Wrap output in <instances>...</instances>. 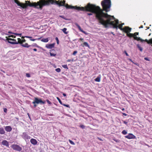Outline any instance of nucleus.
Segmentation results:
<instances>
[{
    "instance_id": "680f3d73",
    "label": "nucleus",
    "mask_w": 152,
    "mask_h": 152,
    "mask_svg": "<svg viewBox=\"0 0 152 152\" xmlns=\"http://www.w3.org/2000/svg\"><path fill=\"white\" fill-rule=\"evenodd\" d=\"M124 23H123L121 24V25L122 26H123V25H124Z\"/></svg>"
},
{
    "instance_id": "a878e982",
    "label": "nucleus",
    "mask_w": 152,
    "mask_h": 152,
    "mask_svg": "<svg viewBox=\"0 0 152 152\" xmlns=\"http://www.w3.org/2000/svg\"><path fill=\"white\" fill-rule=\"evenodd\" d=\"M100 77H97L95 79V80L96 82H99L100 81Z\"/></svg>"
},
{
    "instance_id": "0e129e2a",
    "label": "nucleus",
    "mask_w": 152,
    "mask_h": 152,
    "mask_svg": "<svg viewBox=\"0 0 152 152\" xmlns=\"http://www.w3.org/2000/svg\"><path fill=\"white\" fill-rule=\"evenodd\" d=\"M24 37H23H23H22V38L24 39Z\"/></svg>"
},
{
    "instance_id": "69168bd1",
    "label": "nucleus",
    "mask_w": 152,
    "mask_h": 152,
    "mask_svg": "<svg viewBox=\"0 0 152 152\" xmlns=\"http://www.w3.org/2000/svg\"><path fill=\"white\" fill-rule=\"evenodd\" d=\"M41 38V37H40V38H38V40H39V39H40Z\"/></svg>"
},
{
    "instance_id": "20e7f679",
    "label": "nucleus",
    "mask_w": 152,
    "mask_h": 152,
    "mask_svg": "<svg viewBox=\"0 0 152 152\" xmlns=\"http://www.w3.org/2000/svg\"><path fill=\"white\" fill-rule=\"evenodd\" d=\"M111 6V0H105V12H107L110 11Z\"/></svg>"
},
{
    "instance_id": "c85d7f7f",
    "label": "nucleus",
    "mask_w": 152,
    "mask_h": 152,
    "mask_svg": "<svg viewBox=\"0 0 152 152\" xmlns=\"http://www.w3.org/2000/svg\"><path fill=\"white\" fill-rule=\"evenodd\" d=\"M69 142L72 145H75V143L73 141H72V140H69Z\"/></svg>"
},
{
    "instance_id": "5701e85b",
    "label": "nucleus",
    "mask_w": 152,
    "mask_h": 152,
    "mask_svg": "<svg viewBox=\"0 0 152 152\" xmlns=\"http://www.w3.org/2000/svg\"><path fill=\"white\" fill-rule=\"evenodd\" d=\"M127 36L129 37H134V35L133 34L130 33H127L126 34Z\"/></svg>"
},
{
    "instance_id": "ddd939ff",
    "label": "nucleus",
    "mask_w": 152,
    "mask_h": 152,
    "mask_svg": "<svg viewBox=\"0 0 152 152\" xmlns=\"http://www.w3.org/2000/svg\"><path fill=\"white\" fill-rule=\"evenodd\" d=\"M22 137L24 139H28L30 138V137L28 136L26 133H23Z\"/></svg>"
},
{
    "instance_id": "49530a36",
    "label": "nucleus",
    "mask_w": 152,
    "mask_h": 152,
    "mask_svg": "<svg viewBox=\"0 0 152 152\" xmlns=\"http://www.w3.org/2000/svg\"><path fill=\"white\" fill-rule=\"evenodd\" d=\"M9 37H13V38H15V36L14 35H11L10 36H9Z\"/></svg>"
},
{
    "instance_id": "7c9ffc66",
    "label": "nucleus",
    "mask_w": 152,
    "mask_h": 152,
    "mask_svg": "<svg viewBox=\"0 0 152 152\" xmlns=\"http://www.w3.org/2000/svg\"><path fill=\"white\" fill-rule=\"evenodd\" d=\"M113 140L116 142H119L120 140H117L115 138H114Z\"/></svg>"
},
{
    "instance_id": "393cba45",
    "label": "nucleus",
    "mask_w": 152,
    "mask_h": 152,
    "mask_svg": "<svg viewBox=\"0 0 152 152\" xmlns=\"http://www.w3.org/2000/svg\"><path fill=\"white\" fill-rule=\"evenodd\" d=\"M137 47L138 48L139 50H140V51L142 52V51L143 49L142 47H141L140 45L138 44L137 45Z\"/></svg>"
},
{
    "instance_id": "2f4dec72",
    "label": "nucleus",
    "mask_w": 152,
    "mask_h": 152,
    "mask_svg": "<svg viewBox=\"0 0 152 152\" xmlns=\"http://www.w3.org/2000/svg\"><path fill=\"white\" fill-rule=\"evenodd\" d=\"M62 66L64 69H68V68L66 65H62Z\"/></svg>"
},
{
    "instance_id": "a19ab883",
    "label": "nucleus",
    "mask_w": 152,
    "mask_h": 152,
    "mask_svg": "<svg viewBox=\"0 0 152 152\" xmlns=\"http://www.w3.org/2000/svg\"><path fill=\"white\" fill-rule=\"evenodd\" d=\"M26 41V40L25 39H23L22 40V44H23V42H25Z\"/></svg>"
},
{
    "instance_id": "0eeeda50",
    "label": "nucleus",
    "mask_w": 152,
    "mask_h": 152,
    "mask_svg": "<svg viewBox=\"0 0 152 152\" xmlns=\"http://www.w3.org/2000/svg\"><path fill=\"white\" fill-rule=\"evenodd\" d=\"M134 35V39L137 40V41H140V42H142V41H144L142 39H141L140 37H137L136 36L137 35L139 34L138 32H135L134 34H133Z\"/></svg>"
},
{
    "instance_id": "4d7b16f0",
    "label": "nucleus",
    "mask_w": 152,
    "mask_h": 152,
    "mask_svg": "<svg viewBox=\"0 0 152 152\" xmlns=\"http://www.w3.org/2000/svg\"><path fill=\"white\" fill-rule=\"evenodd\" d=\"M36 104H37L36 103H35L34 104H34V106L35 107H36L37 106Z\"/></svg>"
},
{
    "instance_id": "4be33fe9",
    "label": "nucleus",
    "mask_w": 152,
    "mask_h": 152,
    "mask_svg": "<svg viewBox=\"0 0 152 152\" xmlns=\"http://www.w3.org/2000/svg\"><path fill=\"white\" fill-rule=\"evenodd\" d=\"M41 41L44 42H48L49 40L48 38H43L41 40Z\"/></svg>"
},
{
    "instance_id": "774afa93",
    "label": "nucleus",
    "mask_w": 152,
    "mask_h": 152,
    "mask_svg": "<svg viewBox=\"0 0 152 152\" xmlns=\"http://www.w3.org/2000/svg\"><path fill=\"white\" fill-rule=\"evenodd\" d=\"M149 27H147V29H149Z\"/></svg>"
},
{
    "instance_id": "dca6fc26",
    "label": "nucleus",
    "mask_w": 152,
    "mask_h": 152,
    "mask_svg": "<svg viewBox=\"0 0 152 152\" xmlns=\"http://www.w3.org/2000/svg\"><path fill=\"white\" fill-rule=\"evenodd\" d=\"M5 129L7 132H10L12 130V128L10 126H7L5 127Z\"/></svg>"
},
{
    "instance_id": "bf43d9fd",
    "label": "nucleus",
    "mask_w": 152,
    "mask_h": 152,
    "mask_svg": "<svg viewBox=\"0 0 152 152\" xmlns=\"http://www.w3.org/2000/svg\"><path fill=\"white\" fill-rule=\"evenodd\" d=\"M70 61H71L70 59H68V60H67V62H70Z\"/></svg>"
},
{
    "instance_id": "c756f323",
    "label": "nucleus",
    "mask_w": 152,
    "mask_h": 152,
    "mask_svg": "<svg viewBox=\"0 0 152 152\" xmlns=\"http://www.w3.org/2000/svg\"><path fill=\"white\" fill-rule=\"evenodd\" d=\"M56 71L58 72H61V69L59 68H58L56 69Z\"/></svg>"
},
{
    "instance_id": "8fccbe9b",
    "label": "nucleus",
    "mask_w": 152,
    "mask_h": 152,
    "mask_svg": "<svg viewBox=\"0 0 152 152\" xmlns=\"http://www.w3.org/2000/svg\"><path fill=\"white\" fill-rule=\"evenodd\" d=\"M129 60L130 61L132 62L133 63H134V62H133V61L132 60L130 59V58H129Z\"/></svg>"
},
{
    "instance_id": "6ab92c4d",
    "label": "nucleus",
    "mask_w": 152,
    "mask_h": 152,
    "mask_svg": "<svg viewBox=\"0 0 152 152\" xmlns=\"http://www.w3.org/2000/svg\"><path fill=\"white\" fill-rule=\"evenodd\" d=\"M5 132L2 127H0V134H4Z\"/></svg>"
},
{
    "instance_id": "09e8293b",
    "label": "nucleus",
    "mask_w": 152,
    "mask_h": 152,
    "mask_svg": "<svg viewBox=\"0 0 152 152\" xmlns=\"http://www.w3.org/2000/svg\"><path fill=\"white\" fill-rule=\"evenodd\" d=\"M123 122L124 124H127V122L125 121H123Z\"/></svg>"
},
{
    "instance_id": "c03bdc74",
    "label": "nucleus",
    "mask_w": 152,
    "mask_h": 152,
    "mask_svg": "<svg viewBox=\"0 0 152 152\" xmlns=\"http://www.w3.org/2000/svg\"><path fill=\"white\" fill-rule=\"evenodd\" d=\"M25 37L28 38H32V37H31L28 36H25Z\"/></svg>"
},
{
    "instance_id": "5fc2aeb1",
    "label": "nucleus",
    "mask_w": 152,
    "mask_h": 152,
    "mask_svg": "<svg viewBox=\"0 0 152 152\" xmlns=\"http://www.w3.org/2000/svg\"><path fill=\"white\" fill-rule=\"evenodd\" d=\"M8 33H9V34H14V33H12V32H11L10 31H8Z\"/></svg>"
},
{
    "instance_id": "f704fd0d",
    "label": "nucleus",
    "mask_w": 152,
    "mask_h": 152,
    "mask_svg": "<svg viewBox=\"0 0 152 152\" xmlns=\"http://www.w3.org/2000/svg\"><path fill=\"white\" fill-rule=\"evenodd\" d=\"M26 76L28 77H31L29 73H26Z\"/></svg>"
},
{
    "instance_id": "13d9d810",
    "label": "nucleus",
    "mask_w": 152,
    "mask_h": 152,
    "mask_svg": "<svg viewBox=\"0 0 152 152\" xmlns=\"http://www.w3.org/2000/svg\"><path fill=\"white\" fill-rule=\"evenodd\" d=\"M63 96H66V94L65 93H63Z\"/></svg>"
},
{
    "instance_id": "864d4df0",
    "label": "nucleus",
    "mask_w": 152,
    "mask_h": 152,
    "mask_svg": "<svg viewBox=\"0 0 152 152\" xmlns=\"http://www.w3.org/2000/svg\"><path fill=\"white\" fill-rule=\"evenodd\" d=\"M143 28V26L142 25H141L139 27V28Z\"/></svg>"
},
{
    "instance_id": "de8ad7c7",
    "label": "nucleus",
    "mask_w": 152,
    "mask_h": 152,
    "mask_svg": "<svg viewBox=\"0 0 152 152\" xmlns=\"http://www.w3.org/2000/svg\"><path fill=\"white\" fill-rule=\"evenodd\" d=\"M84 40L83 39V38H80L79 39V41L80 40L81 41H83Z\"/></svg>"
},
{
    "instance_id": "c9c22d12",
    "label": "nucleus",
    "mask_w": 152,
    "mask_h": 152,
    "mask_svg": "<svg viewBox=\"0 0 152 152\" xmlns=\"http://www.w3.org/2000/svg\"><path fill=\"white\" fill-rule=\"evenodd\" d=\"M77 52V51H74L73 53V55L74 56H75Z\"/></svg>"
},
{
    "instance_id": "bb28decb",
    "label": "nucleus",
    "mask_w": 152,
    "mask_h": 152,
    "mask_svg": "<svg viewBox=\"0 0 152 152\" xmlns=\"http://www.w3.org/2000/svg\"><path fill=\"white\" fill-rule=\"evenodd\" d=\"M122 133L124 135H125L127 134V132L126 130H124L122 131Z\"/></svg>"
},
{
    "instance_id": "4c0bfd02",
    "label": "nucleus",
    "mask_w": 152,
    "mask_h": 152,
    "mask_svg": "<svg viewBox=\"0 0 152 152\" xmlns=\"http://www.w3.org/2000/svg\"><path fill=\"white\" fill-rule=\"evenodd\" d=\"M62 105H64V106L66 107H69V105L68 104H62Z\"/></svg>"
},
{
    "instance_id": "e2e57ef3",
    "label": "nucleus",
    "mask_w": 152,
    "mask_h": 152,
    "mask_svg": "<svg viewBox=\"0 0 152 152\" xmlns=\"http://www.w3.org/2000/svg\"><path fill=\"white\" fill-rule=\"evenodd\" d=\"M145 59L146 60H148V58H145Z\"/></svg>"
},
{
    "instance_id": "1a4fd4ad",
    "label": "nucleus",
    "mask_w": 152,
    "mask_h": 152,
    "mask_svg": "<svg viewBox=\"0 0 152 152\" xmlns=\"http://www.w3.org/2000/svg\"><path fill=\"white\" fill-rule=\"evenodd\" d=\"M132 28L128 26H125L124 28L123 31L127 34V33H129L131 30Z\"/></svg>"
},
{
    "instance_id": "72a5a7b5",
    "label": "nucleus",
    "mask_w": 152,
    "mask_h": 152,
    "mask_svg": "<svg viewBox=\"0 0 152 152\" xmlns=\"http://www.w3.org/2000/svg\"><path fill=\"white\" fill-rule=\"evenodd\" d=\"M46 101H47V102L50 104H51L52 103L48 99H47Z\"/></svg>"
},
{
    "instance_id": "58836bf2",
    "label": "nucleus",
    "mask_w": 152,
    "mask_h": 152,
    "mask_svg": "<svg viewBox=\"0 0 152 152\" xmlns=\"http://www.w3.org/2000/svg\"><path fill=\"white\" fill-rule=\"evenodd\" d=\"M14 34L16 35H19L20 37H21V34L14 33Z\"/></svg>"
},
{
    "instance_id": "473e14b6",
    "label": "nucleus",
    "mask_w": 152,
    "mask_h": 152,
    "mask_svg": "<svg viewBox=\"0 0 152 152\" xmlns=\"http://www.w3.org/2000/svg\"><path fill=\"white\" fill-rule=\"evenodd\" d=\"M3 110L4 112L6 113H7V109L6 108H3Z\"/></svg>"
},
{
    "instance_id": "a18cd8bd",
    "label": "nucleus",
    "mask_w": 152,
    "mask_h": 152,
    "mask_svg": "<svg viewBox=\"0 0 152 152\" xmlns=\"http://www.w3.org/2000/svg\"><path fill=\"white\" fill-rule=\"evenodd\" d=\"M144 41H142L143 42V41H145V42H147V43H148V42H149V40H148L147 39H145V40H143Z\"/></svg>"
},
{
    "instance_id": "052dcab7",
    "label": "nucleus",
    "mask_w": 152,
    "mask_h": 152,
    "mask_svg": "<svg viewBox=\"0 0 152 152\" xmlns=\"http://www.w3.org/2000/svg\"><path fill=\"white\" fill-rule=\"evenodd\" d=\"M60 16L61 17V18H64V16Z\"/></svg>"
},
{
    "instance_id": "412c9836",
    "label": "nucleus",
    "mask_w": 152,
    "mask_h": 152,
    "mask_svg": "<svg viewBox=\"0 0 152 152\" xmlns=\"http://www.w3.org/2000/svg\"><path fill=\"white\" fill-rule=\"evenodd\" d=\"M6 40L8 41V42L10 43L9 42H13L14 41H13L12 39H12L11 38H8L7 37H6Z\"/></svg>"
},
{
    "instance_id": "423d86ee",
    "label": "nucleus",
    "mask_w": 152,
    "mask_h": 152,
    "mask_svg": "<svg viewBox=\"0 0 152 152\" xmlns=\"http://www.w3.org/2000/svg\"><path fill=\"white\" fill-rule=\"evenodd\" d=\"M11 147L14 150L18 151H20L22 150V148L17 144H13Z\"/></svg>"
},
{
    "instance_id": "4468645a",
    "label": "nucleus",
    "mask_w": 152,
    "mask_h": 152,
    "mask_svg": "<svg viewBox=\"0 0 152 152\" xmlns=\"http://www.w3.org/2000/svg\"><path fill=\"white\" fill-rule=\"evenodd\" d=\"M50 54L51 56H55L56 55L55 51L54 50H50Z\"/></svg>"
},
{
    "instance_id": "9b49d317",
    "label": "nucleus",
    "mask_w": 152,
    "mask_h": 152,
    "mask_svg": "<svg viewBox=\"0 0 152 152\" xmlns=\"http://www.w3.org/2000/svg\"><path fill=\"white\" fill-rule=\"evenodd\" d=\"M75 25L79 29V30L81 31V32H83V33H84L85 34L87 35L88 34V33H86V31H84L83 30H82L80 26L77 23H75Z\"/></svg>"
},
{
    "instance_id": "79ce46f5",
    "label": "nucleus",
    "mask_w": 152,
    "mask_h": 152,
    "mask_svg": "<svg viewBox=\"0 0 152 152\" xmlns=\"http://www.w3.org/2000/svg\"><path fill=\"white\" fill-rule=\"evenodd\" d=\"M80 127L83 129H84L85 127V126L83 125H80Z\"/></svg>"
},
{
    "instance_id": "2eb2a0df",
    "label": "nucleus",
    "mask_w": 152,
    "mask_h": 152,
    "mask_svg": "<svg viewBox=\"0 0 152 152\" xmlns=\"http://www.w3.org/2000/svg\"><path fill=\"white\" fill-rule=\"evenodd\" d=\"M1 144L4 145L9 147V145L8 141L6 140H4L1 142Z\"/></svg>"
},
{
    "instance_id": "cd10ccee",
    "label": "nucleus",
    "mask_w": 152,
    "mask_h": 152,
    "mask_svg": "<svg viewBox=\"0 0 152 152\" xmlns=\"http://www.w3.org/2000/svg\"><path fill=\"white\" fill-rule=\"evenodd\" d=\"M57 99L58 100V101L61 104H62V102L61 101V100H60V98L58 97H57Z\"/></svg>"
},
{
    "instance_id": "f8f14e48",
    "label": "nucleus",
    "mask_w": 152,
    "mask_h": 152,
    "mask_svg": "<svg viewBox=\"0 0 152 152\" xmlns=\"http://www.w3.org/2000/svg\"><path fill=\"white\" fill-rule=\"evenodd\" d=\"M54 45L55 44L54 43L51 44H47L46 45L45 47L47 48L51 49L54 47Z\"/></svg>"
},
{
    "instance_id": "a211bd4d",
    "label": "nucleus",
    "mask_w": 152,
    "mask_h": 152,
    "mask_svg": "<svg viewBox=\"0 0 152 152\" xmlns=\"http://www.w3.org/2000/svg\"><path fill=\"white\" fill-rule=\"evenodd\" d=\"M81 46L83 47H84V46L88 47L89 48V46L88 45V43L87 42H85L83 44H81Z\"/></svg>"
},
{
    "instance_id": "338daca9",
    "label": "nucleus",
    "mask_w": 152,
    "mask_h": 152,
    "mask_svg": "<svg viewBox=\"0 0 152 152\" xmlns=\"http://www.w3.org/2000/svg\"><path fill=\"white\" fill-rule=\"evenodd\" d=\"M122 110H123H123H124V109L123 108V109H122Z\"/></svg>"
},
{
    "instance_id": "6e6552de",
    "label": "nucleus",
    "mask_w": 152,
    "mask_h": 152,
    "mask_svg": "<svg viewBox=\"0 0 152 152\" xmlns=\"http://www.w3.org/2000/svg\"><path fill=\"white\" fill-rule=\"evenodd\" d=\"M13 41H14L13 42H9L10 43L12 44H20L21 45L22 44V40L18 38V42H17L15 39H12Z\"/></svg>"
},
{
    "instance_id": "b1692460",
    "label": "nucleus",
    "mask_w": 152,
    "mask_h": 152,
    "mask_svg": "<svg viewBox=\"0 0 152 152\" xmlns=\"http://www.w3.org/2000/svg\"><path fill=\"white\" fill-rule=\"evenodd\" d=\"M66 28H65L62 29V31L65 34H67L68 33V32L66 31Z\"/></svg>"
},
{
    "instance_id": "e433bc0d",
    "label": "nucleus",
    "mask_w": 152,
    "mask_h": 152,
    "mask_svg": "<svg viewBox=\"0 0 152 152\" xmlns=\"http://www.w3.org/2000/svg\"><path fill=\"white\" fill-rule=\"evenodd\" d=\"M55 39H56V41L57 44H59V40H58V38L57 37H56V38Z\"/></svg>"
},
{
    "instance_id": "aec40b11",
    "label": "nucleus",
    "mask_w": 152,
    "mask_h": 152,
    "mask_svg": "<svg viewBox=\"0 0 152 152\" xmlns=\"http://www.w3.org/2000/svg\"><path fill=\"white\" fill-rule=\"evenodd\" d=\"M23 47L25 48H29L30 46V45H29L27 43H26L25 44H22L21 45Z\"/></svg>"
},
{
    "instance_id": "3c124183",
    "label": "nucleus",
    "mask_w": 152,
    "mask_h": 152,
    "mask_svg": "<svg viewBox=\"0 0 152 152\" xmlns=\"http://www.w3.org/2000/svg\"><path fill=\"white\" fill-rule=\"evenodd\" d=\"M88 15H92V13H88Z\"/></svg>"
},
{
    "instance_id": "603ef678",
    "label": "nucleus",
    "mask_w": 152,
    "mask_h": 152,
    "mask_svg": "<svg viewBox=\"0 0 152 152\" xmlns=\"http://www.w3.org/2000/svg\"><path fill=\"white\" fill-rule=\"evenodd\" d=\"M122 114L124 115H125V116H126L127 115V114L124 113H123Z\"/></svg>"
},
{
    "instance_id": "f3484780",
    "label": "nucleus",
    "mask_w": 152,
    "mask_h": 152,
    "mask_svg": "<svg viewBox=\"0 0 152 152\" xmlns=\"http://www.w3.org/2000/svg\"><path fill=\"white\" fill-rule=\"evenodd\" d=\"M30 142L32 144L36 145L37 144V142L36 139H31L30 140Z\"/></svg>"
},
{
    "instance_id": "f03ea898",
    "label": "nucleus",
    "mask_w": 152,
    "mask_h": 152,
    "mask_svg": "<svg viewBox=\"0 0 152 152\" xmlns=\"http://www.w3.org/2000/svg\"><path fill=\"white\" fill-rule=\"evenodd\" d=\"M118 20L115 19L113 16L109 15L105 13V28L109 27V26H112L113 28L117 29L118 28L121 30L123 31L124 28L121 24L118 25Z\"/></svg>"
},
{
    "instance_id": "7ed1b4c3",
    "label": "nucleus",
    "mask_w": 152,
    "mask_h": 152,
    "mask_svg": "<svg viewBox=\"0 0 152 152\" xmlns=\"http://www.w3.org/2000/svg\"><path fill=\"white\" fill-rule=\"evenodd\" d=\"M44 0H40L37 2L31 3L29 1H26V3H20L18 0H15V2L17 5L23 9L27 8L28 6L33 7L35 8L42 10L43 7Z\"/></svg>"
},
{
    "instance_id": "39448f33",
    "label": "nucleus",
    "mask_w": 152,
    "mask_h": 152,
    "mask_svg": "<svg viewBox=\"0 0 152 152\" xmlns=\"http://www.w3.org/2000/svg\"><path fill=\"white\" fill-rule=\"evenodd\" d=\"M45 101H42L41 99H39L37 98H35L34 100L32 102L33 104L36 103L37 104H45Z\"/></svg>"
},
{
    "instance_id": "37998d69",
    "label": "nucleus",
    "mask_w": 152,
    "mask_h": 152,
    "mask_svg": "<svg viewBox=\"0 0 152 152\" xmlns=\"http://www.w3.org/2000/svg\"><path fill=\"white\" fill-rule=\"evenodd\" d=\"M30 39V40L32 41H34L36 40V39H32V38H29Z\"/></svg>"
},
{
    "instance_id": "6e6d98bb",
    "label": "nucleus",
    "mask_w": 152,
    "mask_h": 152,
    "mask_svg": "<svg viewBox=\"0 0 152 152\" xmlns=\"http://www.w3.org/2000/svg\"><path fill=\"white\" fill-rule=\"evenodd\" d=\"M33 50L34 51H37V49H36V48H34L33 49Z\"/></svg>"
},
{
    "instance_id": "f257e3e1",
    "label": "nucleus",
    "mask_w": 152,
    "mask_h": 152,
    "mask_svg": "<svg viewBox=\"0 0 152 152\" xmlns=\"http://www.w3.org/2000/svg\"><path fill=\"white\" fill-rule=\"evenodd\" d=\"M65 0H44L43 7L45 6H48L50 4H56L59 7L64 6L66 9H75L77 10H81L90 12L96 14V18L99 20L101 24L104 26V13L103 11H104V0H103L101 2L102 7V10L99 6H96L94 4L88 3L85 7H83L72 6L66 4Z\"/></svg>"
},
{
    "instance_id": "9d476101",
    "label": "nucleus",
    "mask_w": 152,
    "mask_h": 152,
    "mask_svg": "<svg viewBox=\"0 0 152 152\" xmlns=\"http://www.w3.org/2000/svg\"><path fill=\"white\" fill-rule=\"evenodd\" d=\"M125 137L128 139H135L136 138L135 136L132 133H129L128 135L125 136Z\"/></svg>"
},
{
    "instance_id": "ea45409f",
    "label": "nucleus",
    "mask_w": 152,
    "mask_h": 152,
    "mask_svg": "<svg viewBox=\"0 0 152 152\" xmlns=\"http://www.w3.org/2000/svg\"><path fill=\"white\" fill-rule=\"evenodd\" d=\"M124 53H125V54L127 56H129V55H128V54L127 53L126 51H124Z\"/></svg>"
}]
</instances>
